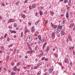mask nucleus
Returning a JSON list of instances; mask_svg holds the SVG:
<instances>
[{
    "label": "nucleus",
    "instance_id": "f257e3e1",
    "mask_svg": "<svg viewBox=\"0 0 75 75\" xmlns=\"http://www.w3.org/2000/svg\"><path fill=\"white\" fill-rule=\"evenodd\" d=\"M32 40V37L31 36H28L26 39V42H30Z\"/></svg>",
    "mask_w": 75,
    "mask_h": 75
},
{
    "label": "nucleus",
    "instance_id": "f03ea898",
    "mask_svg": "<svg viewBox=\"0 0 75 75\" xmlns=\"http://www.w3.org/2000/svg\"><path fill=\"white\" fill-rule=\"evenodd\" d=\"M54 70V69L52 68H50L49 69V72L50 74H51L52 72V71Z\"/></svg>",
    "mask_w": 75,
    "mask_h": 75
},
{
    "label": "nucleus",
    "instance_id": "7ed1b4c3",
    "mask_svg": "<svg viewBox=\"0 0 75 75\" xmlns=\"http://www.w3.org/2000/svg\"><path fill=\"white\" fill-rule=\"evenodd\" d=\"M60 31V30L58 29H56L55 30V33H56V34H57V33H59Z\"/></svg>",
    "mask_w": 75,
    "mask_h": 75
},
{
    "label": "nucleus",
    "instance_id": "20e7f679",
    "mask_svg": "<svg viewBox=\"0 0 75 75\" xmlns=\"http://www.w3.org/2000/svg\"><path fill=\"white\" fill-rule=\"evenodd\" d=\"M33 52L34 51L31 50L29 51H27V53H29V54H32V53H33Z\"/></svg>",
    "mask_w": 75,
    "mask_h": 75
},
{
    "label": "nucleus",
    "instance_id": "39448f33",
    "mask_svg": "<svg viewBox=\"0 0 75 75\" xmlns=\"http://www.w3.org/2000/svg\"><path fill=\"white\" fill-rule=\"evenodd\" d=\"M57 29L58 30H61L62 29V26L59 25L57 27Z\"/></svg>",
    "mask_w": 75,
    "mask_h": 75
},
{
    "label": "nucleus",
    "instance_id": "423d86ee",
    "mask_svg": "<svg viewBox=\"0 0 75 75\" xmlns=\"http://www.w3.org/2000/svg\"><path fill=\"white\" fill-rule=\"evenodd\" d=\"M30 31L28 29H26V30H25V34H26L27 33H29Z\"/></svg>",
    "mask_w": 75,
    "mask_h": 75
},
{
    "label": "nucleus",
    "instance_id": "0eeeda50",
    "mask_svg": "<svg viewBox=\"0 0 75 75\" xmlns=\"http://www.w3.org/2000/svg\"><path fill=\"white\" fill-rule=\"evenodd\" d=\"M10 21L11 22V23H13L14 22V20L13 19H10Z\"/></svg>",
    "mask_w": 75,
    "mask_h": 75
},
{
    "label": "nucleus",
    "instance_id": "6e6552de",
    "mask_svg": "<svg viewBox=\"0 0 75 75\" xmlns=\"http://www.w3.org/2000/svg\"><path fill=\"white\" fill-rule=\"evenodd\" d=\"M66 17L67 18H68L69 17V14H68V13L67 12L66 13Z\"/></svg>",
    "mask_w": 75,
    "mask_h": 75
},
{
    "label": "nucleus",
    "instance_id": "1a4fd4ad",
    "mask_svg": "<svg viewBox=\"0 0 75 75\" xmlns=\"http://www.w3.org/2000/svg\"><path fill=\"white\" fill-rule=\"evenodd\" d=\"M17 68V66H15V67L13 69V70L14 71H16V70H17V68Z\"/></svg>",
    "mask_w": 75,
    "mask_h": 75
},
{
    "label": "nucleus",
    "instance_id": "9d476101",
    "mask_svg": "<svg viewBox=\"0 0 75 75\" xmlns=\"http://www.w3.org/2000/svg\"><path fill=\"white\" fill-rule=\"evenodd\" d=\"M35 6H36V4H34L32 6V7L33 8H34L36 7Z\"/></svg>",
    "mask_w": 75,
    "mask_h": 75
},
{
    "label": "nucleus",
    "instance_id": "9b49d317",
    "mask_svg": "<svg viewBox=\"0 0 75 75\" xmlns=\"http://www.w3.org/2000/svg\"><path fill=\"white\" fill-rule=\"evenodd\" d=\"M38 38L39 39V40H40V41H41V36L40 35H39L38 36Z\"/></svg>",
    "mask_w": 75,
    "mask_h": 75
},
{
    "label": "nucleus",
    "instance_id": "f8f14e48",
    "mask_svg": "<svg viewBox=\"0 0 75 75\" xmlns=\"http://www.w3.org/2000/svg\"><path fill=\"white\" fill-rule=\"evenodd\" d=\"M61 34H62V35H64L65 34V32L63 31H61Z\"/></svg>",
    "mask_w": 75,
    "mask_h": 75
},
{
    "label": "nucleus",
    "instance_id": "ddd939ff",
    "mask_svg": "<svg viewBox=\"0 0 75 75\" xmlns=\"http://www.w3.org/2000/svg\"><path fill=\"white\" fill-rule=\"evenodd\" d=\"M11 33H16V32L15 31H13V30H11Z\"/></svg>",
    "mask_w": 75,
    "mask_h": 75
},
{
    "label": "nucleus",
    "instance_id": "4468645a",
    "mask_svg": "<svg viewBox=\"0 0 75 75\" xmlns=\"http://www.w3.org/2000/svg\"><path fill=\"white\" fill-rule=\"evenodd\" d=\"M39 13L40 16H42V11H41L39 12Z\"/></svg>",
    "mask_w": 75,
    "mask_h": 75
},
{
    "label": "nucleus",
    "instance_id": "2eb2a0df",
    "mask_svg": "<svg viewBox=\"0 0 75 75\" xmlns=\"http://www.w3.org/2000/svg\"><path fill=\"white\" fill-rule=\"evenodd\" d=\"M50 48V47H48L46 51V52H48V51L49 49Z\"/></svg>",
    "mask_w": 75,
    "mask_h": 75
},
{
    "label": "nucleus",
    "instance_id": "dca6fc26",
    "mask_svg": "<svg viewBox=\"0 0 75 75\" xmlns=\"http://www.w3.org/2000/svg\"><path fill=\"white\" fill-rule=\"evenodd\" d=\"M16 73H13V72H12L11 73V75H14L15 74H16Z\"/></svg>",
    "mask_w": 75,
    "mask_h": 75
},
{
    "label": "nucleus",
    "instance_id": "f3484780",
    "mask_svg": "<svg viewBox=\"0 0 75 75\" xmlns=\"http://www.w3.org/2000/svg\"><path fill=\"white\" fill-rule=\"evenodd\" d=\"M67 0H64V3H65V4L67 3L68 2V1Z\"/></svg>",
    "mask_w": 75,
    "mask_h": 75
},
{
    "label": "nucleus",
    "instance_id": "a211bd4d",
    "mask_svg": "<svg viewBox=\"0 0 75 75\" xmlns=\"http://www.w3.org/2000/svg\"><path fill=\"white\" fill-rule=\"evenodd\" d=\"M22 16L23 18H25V15L24 14L22 15Z\"/></svg>",
    "mask_w": 75,
    "mask_h": 75
},
{
    "label": "nucleus",
    "instance_id": "6ab92c4d",
    "mask_svg": "<svg viewBox=\"0 0 75 75\" xmlns=\"http://www.w3.org/2000/svg\"><path fill=\"white\" fill-rule=\"evenodd\" d=\"M39 21H37L36 22V23H35V25H37L38 24V23H39Z\"/></svg>",
    "mask_w": 75,
    "mask_h": 75
},
{
    "label": "nucleus",
    "instance_id": "aec40b11",
    "mask_svg": "<svg viewBox=\"0 0 75 75\" xmlns=\"http://www.w3.org/2000/svg\"><path fill=\"white\" fill-rule=\"evenodd\" d=\"M69 38H70V37H69L68 38H67V42H69Z\"/></svg>",
    "mask_w": 75,
    "mask_h": 75
},
{
    "label": "nucleus",
    "instance_id": "412c9836",
    "mask_svg": "<svg viewBox=\"0 0 75 75\" xmlns=\"http://www.w3.org/2000/svg\"><path fill=\"white\" fill-rule=\"evenodd\" d=\"M20 62H19L18 63L16 64L17 66L18 67V66H19V65H20Z\"/></svg>",
    "mask_w": 75,
    "mask_h": 75
},
{
    "label": "nucleus",
    "instance_id": "4be33fe9",
    "mask_svg": "<svg viewBox=\"0 0 75 75\" xmlns=\"http://www.w3.org/2000/svg\"><path fill=\"white\" fill-rule=\"evenodd\" d=\"M68 59L67 58H66L65 60H64V62H67V61H68Z\"/></svg>",
    "mask_w": 75,
    "mask_h": 75
},
{
    "label": "nucleus",
    "instance_id": "5701e85b",
    "mask_svg": "<svg viewBox=\"0 0 75 75\" xmlns=\"http://www.w3.org/2000/svg\"><path fill=\"white\" fill-rule=\"evenodd\" d=\"M57 27V26L56 25H55L54 26V29H55V28H56Z\"/></svg>",
    "mask_w": 75,
    "mask_h": 75
},
{
    "label": "nucleus",
    "instance_id": "b1692460",
    "mask_svg": "<svg viewBox=\"0 0 75 75\" xmlns=\"http://www.w3.org/2000/svg\"><path fill=\"white\" fill-rule=\"evenodd\" d=\"M40 74H41V72L40 71H39L38 73L37 74V75H40Z\"/></svg>",
    "mask_w": 75,
    "mask_h": 75
},
{
    "label": "nucleus",
    "instance_id": "393cba45",
    "mask_svg": "<svg viewBox=\"0 0 75 75\" xmlns=\"http://www.w3.org/2000/svg\"><path fill=\"white\" fill-rule=\"evenodd\" d=\"M48 23V21L47 20H45V24H47Z\"/></svg>",
    "mask_w": 75,
    "mask_h": 75
},
{
    "label": "nucleus",
    "instance_id": "a878e982",
    "mask_svg": "<svg viewBox=\"0 0 75 75\" xmlns=\"http://www.w3.org/2000/svg\"><path fill=\"white\" fill-rule=\"evenodd\" d=\"M51 15L52 16H53V15H54V12L52 11L51 12Z\"/></svg>",
    "mask_w": 75,
    "mask_h": 75
},
{
    "label": "nucleus",
    "instance_id": "bb28decb",
    "mask_svg": "<svg viewBox=\"0 0 75 75\" xmlns=\"http://www.w3.org/2000/svg\"><path fill=\"white\" fill-rule=\"evenodd\" d=\"M10 39V38H7V40L8 41H10V40H9Z\"/></svg>",
    "mask_w": 75,
    "mask_h": 75
},
{
    "label": "nucleus",
    "instance_id": "cd10ccee",
    "mask_svg": "<svg viewBox=\"0 0 75 75\" xmlns=\"http://www.w3.org/2000/svg\"><path fill=\"white\" fill-rule=\"evenodd\" d=\"M65 20H63V24H64L65 23Z\"/></svg>",
    "mask_w": 75,
    "mask_h": 75
},
{
    "label": "nucleus",
    "instance_id": "c85d7f7f",
    "mask_svg": "<svg viewBox=\"0 0 75 75\" xmlns=\"http://www.w3.org/2000/svg\"><path fill=\"white\" fill-rule=\"evenodd\" d=\"M7 35V34L6 33L5 34V36H4V38H6V36Z\"/></svg>",
    "mask_w": 75,
    "mask_h": 75
},
{
    "label": "nucleus",
    "instance_id": "c756f323",
    "mask_svg": "<svg viewBox=\"0 0 75 75\" xmlns=\"http://www.w3.org/2000/svg\"><path fill=\"white\" fill-rule=\"evenodd\" d=\"M20 2L19 1H18L17 2V3H16V5H17V4H18V3H19V2Z\"/></svg>",
    "mask_w": 75,
    "mask_h": 75
},
{
    "label": "nucleus",
    "instance_id": "7c9ffc66",
    "mask_svg": "<svg viewBox=\"0 0 75 75\" xmlns=\"http://www.w3.org/2000/svg\"><path fill=\"white\" fill-rule=\"evenodd\" d=\"M45 61H48V59H47V58H45Z\"/></svg>",
    "mask_w": 75,
    "mask_h": 75
},
{
    "label": "nucleus",
    "instance_id": "2f4dec72",
    "mask_svg": "<svg viewBox=\"0 0 75 75\" xmlns=\"http://www.w3.org/2000/svg\"><path fill=\"white\" fill-rule=\"evenodd\" d=\"M54 25H53V24H52V23L51 24V26L52 27H53V26Z\"/></svg>",
    "mask_w": 75,
    "mask_h": 75
},
{
    "label": "nucleus",
    "instance_id": "473e14b6",
    "mask_svg": "<svg viewBox=\"0 0 75 75\" xmlns=\"http://www.w3.org/2000/svg\"><path fill=\"white\" fill-rule=\"evenodd\" d=\"M69 41H72V39L70 38H70H69Z\"/></svg>",
    "mask_w": 75,
    "mask_h": 75
},
{
    "label": "nucleus",
    "instance_id": "72a5a7b5",
    "mask_svg": "<svg viewBox=\"0 0 75 75\" xmlns=\"http://www.w3.org/2000/svg\"><path fill=\"white\" fill-rule=\"evenodd\" d=\"M8 28H9V29H11V28H12V27L8 26Z\"/></svg>",
    "mask_w": 75,
    "mask_h": 75
},
{
    "label": "nucleus",
    "instance_id": "f704fd0d",
    "mask_svg": "<svg viewBox=\"0 0 75 75\" xmlns=\"http://www.w3.org/2000/svg\"><path fill=\"white\" fill-rule=\"evenodd\" d=\"M71 25H72V26H74V23L71 24Z\"/></svg>",
    "mask_w": 75,
    "mask_h": 75
},
{
    "label": "nucleus",
    "instance_id": "c9c22d12",
    "mask_svg": "<svg viewBox=\"0 0 75 75\" xmlns=\"http://www.w3.org/2000/svg\"><path fill=\"white\" fill-rule=\"evenodd\" d=\"M14 65V63H11V65H12V66H13V65Z\"/></svg>",
    "mask_w": 75,
    "mask_h": 75
},
{
    "label": "nucleus",
    "instance_id": "e433bc0d",
    "mask_svg": "<svg viewBox=\"0 0 75 75\" xmlns=\"http://www.w3.org/2000/svg\"><path fill=\"white\" fill-rule=\"evenodd\" d=\"M68 4L69 5L71 4V1H69Z\"/></svg>",
    "mask_w": 75,
    "mask_h": 75
},
{
    "label": "nucleus",
    "instance_id": "4c0bfd02",
    "mask_svg": "<svg viewBox=\"0 0 75 75\" xmlns=\"http://www.w3.org/2000/svg\"><path fill=\"white\" fill-rule=\"evenodd\" d=\"M34 27L33 26L31 29V30H33V29H34Z\"/></svg>",
    "mask_w": 75,
    "mask_h": 75
},
{
    "label": "nucleus",
    "instance_id": "58836bf2",
    "mask_svg": "<svg viewBox=\"0 0 75 75\" xmlns=\"http://www.w3.org/2000/svg\"><path fill=\"white\" fill-rule=\"evenodd\" d=\"M14 27H16L17 26L16 25L15 23H14Z\"/></svg>",
    "mask_w": 75,
    "mask_h": 75
},
{
    "label": "nucleus",
    "instance_id": "ea45409f",
    "mask_svg": "<svg viewBox=\"0 0 75 75\" xmlns=\"http://www.w3.org/2000/svg\"><path fill=\"white\" fill-rule=\"evenodd\" d=\"M45 59V57H44L42 58V60H44Z\"/></svg>",
    "mask_w": 75,
    "mask_h": 75
},
{
    "label": "nucleus",
    "instance_id": "a19ab883",
    "mask_svg": "<svg viewBox=\"0 0 75 75\" xmlns=\"http://www.w3.org/2000/svg\"><path fill=\"white\" fill-rule=\"evenodd\" d=\"M35 31V29H33L32 31V33H33L34 31Z\"/></svg>",
    "mask_w": 75,
    "mask_h": 75
},
{
    "label": "nucleus",
    "instance_id": "79ce46f5",
    "mask_svg": "<svg viewBox=\"0 0 75 75\" xmlns=\"http://www.w3.org/2000/svg\"><path fill=\"white\" fill-rule=\"evenodd\" d=\"M41 55H42L43 54H44V52H41L40 54Z\"/></svg>",
    "mask_w": 75,
    "mask_h": 75
},
{
    "label": "nucleus",
    "instance_id": "37998d69",
    "mask_svg": "<svg viewBox=\"0 0 75 75\" xmlns=\"http://www.w3.org/2000/svg\"><path fill=\"white\" fill-rule=\"evenodd\" d=\"M17 71L18 72H19V71H20V69H17Z\"/></svg>",
    "mask_w": 75,
    "mask_h": 75
},
{
    "label": "nucleus",
    "instance_id": "c03bdc74",
    "mask_svg": "<svg viewBox=\"0 0 75 75\" xmlns=\"http://www.w3.org/2000/svg\"><path fill=\"white\" fill-rule=\"evenodd\" d=\"M55 38V36H52V38L53 39H54Z\"/></svg>",
    "mask_w": 75,
    "mask_h": 75
},
{
    "label": "nucleus",
    "instance_id": "a18cd8bd",
    "mask_svg": "<svg viewBox=\"0 0 75 75\" xmlns=\"http://www.w3.org/2000/svg\"><path fill=\"white\" fill-rule=\"evenodd\" d=\"M44 39H42V42H44Z\"/></svg>",
    "mask_w": 75,
    "mask_h": 75
},
{
    "label": "nucleus",
    "instance_id": "49530a36",
    "mask_svg": "<svg viewBox=\"0 0 75 75\" xmlns=\"http://www.w3.org/2000/svg\"><path fill=\"white\" fill-rule=\"evenodd\" d=\"M45 45H43V49H44V47H45Z\"/></svg>",
    "mask_w": 75,
    "mask_h": 75
},
{
    "label": "nucleus",
    "instance_id": "de8ad7c7",
    "mask_svg": "<svg viewBox=\"0 0 75 75\" xmlns=\"http://www.w3.org/2000/svg\"><path fill=\"white\" fill-rule=\"evenodd\" d=\"M55 35V33H53L52 34V36H54Z\"/></svg>",
    "mask_w": 75,
    "mask_h": 75
},
{
    "label": "nucleus",
    "instance_id": "09e8293b",
    "mask_svg": "<svg viewBox=\"0 0 75 75\" xmlns=\"http://www.w3.org/2000/svg\"><path fill=\"white\" fill-rule=\"evenodd\" d=\"M73 54L74 55H75V52H74V50H73Z\"/></svg>",
    "mask_w": 75,
    "mask_h": 75
},
{
    "label": "nucleus",
    "instance_id": "8fccbe9b",
    "mask_svg": "<svg viewBox=\"0 0 75 75\" xmlns=\"http://www.w3.org/2000/svg\"><path fill=\"white\" fill-rule=\"evenodd\" d=\"M37 67L36 66L34 67V69H37Z\"/></svg>",
    "mask_w": 75,
    "mask_h": 75
},
{
    "label": "nucleus",
    "instance_id": "3c124183",
    "mask_svg": "<svg viewBox=\"0 0 75 75\" xmlns=\"http://www.w3.org/2000/svg\"><path fill=\"white\" fill-rule=\"evenodd\" d=\"M37 67H39V64H38L37 65Z\"/></svg>",
    "mask_w": 75,
    "mask_h": 75
},
{
    "label": "nucleus",
    "instance_id": "603ef678",
    "mask_svg": "<svg viewBox=\"0 0 75 75\" xmlns=\"http://www.w3.org/2000/svg\"><path fill=\"white\" fill-rule=\"evenodd\" d=\"M31 66L30 65H27V67H30Z\"/></svg>",
    "mask_w": 75,
    "mask_h": 75
},
{
    "label": "nucleus",
    "instance_id": "864d4df0",
    "mask_svg": "<svg viewBox=\"0 0 75 75\" xmlns=\"http://www.w3.org/2000/svg\"><path fill=\"white\" fill-rule=\"evenodd\" d=\"M28 23H29V25H31V23H30V22H28Z\"/></svg>",
    "mask_w": 75,
    "mask_h": 75
},
{
    "label": "nucleus",
    "instance_id": "5fc2aeb1",
    "mask_svg": "<svg viewBox=\"0 0 75 75\" xmlns=\"http://www.w3.org/2000/svg\"><path fill=\"white\" fill-rule=\"evenodd\" d=\"M28 30L27 29V27H25V30Z\"/></svg>",
    "mask_w": 75,
    "mask_h": 75
},
{
    "label": "nucleus",
    "instance_id": "6e6d98bb",
    "mask_svg": "<svg viewBox=\"0 0 75 75\" xmlns=\"http://www.w3.org/2000/svg\"><path fill=\"white\" fill-rule=\"evenodd\" d=\"M28 57L27 56H26L25 57V58L26 59V58H28Z\"/></svg>",
    "mask_w": 75,
    "mask_h": 75
},
{
    "label": "nucleus",
    "instance_id": "4d7b16f0",
    "mask_svg": "<svg viewBox=\"0 0 75 75\" xmlns=\"http://www.w3.org/2000/svg\"><path fill=\"white\" fill-rule=\"evenodd\" d=\"M29 9H30V10H31V6H29Z\"/></svg>",
    "mask_w": 75,
    "mask_h": 75
},
{
    "label": "nucleus",
    "instance_id": "13d9d810",
    "mask_svg": "<svg viewBox=\"0 0 75 75\" xmlns=\"http://www.w3.org/2000/svg\"><path fill=\"white\" fill-rule=\"evenodd\" d=\"M16 51H17V49H15L14 51V52H16Z\"/></svg>",
    "mask_w": 75,
    "mask_h": 75
},
{
    "label": "nucleus",
    "instance_id": "bf43d9fd",
    "mask_svg": "<svg viewBox=\"0 0 75 75\" xmlns=\"http://www.w3.org/2000/svg\"><path fill=\"white\" fill-rule=\"evenodd\" d=\"M4 47V46H1V49H3V48Z\"/></svg>",
    "mask_w": 75,
    "mask_h": 75
},
{
    "label": "nucleus",
    "instance_id": "052dcab7",
    "mask_svg": "<svg viewBox=\"0 0 75 75\" xmlns=\"http://www.w3.org/2000/svg\"><path fill=\"white\" fill-rule=\"evenodd\" d=\"M47 74H48V72H46L45 73V75H47Z\"/></svg>",
    "mask_w": 75,
    "mask_h": 75
},
{
    "label": "nucleus",
    "instance_id": "680f3d73",
    "mask_svg": "<svg viewBox=\"0 0 75 75\" xmlns=\"http://www.w3.org/2000/svg\"><path fill=\"white\" fill-rule=\"evenodd\" d=\"M29 49H30V50H32V48H31V47H29Z\"/></svg>",
    "mask_w": 75,
    "mask_h": 75
},
{
    "label": "nucleus",
    "instance_id": "e2e57ef3",
    "mask_svg": "<svg viewBox=\"0 0 75 75\" xmlns=\"http://www.w3.org/2000/svg\"><path fill=\"white\" fill-rule=\"evenodd\" d=\"M35 50H37V47H35Z\"/></svg>",
    "mask_w": 75,
    "mask_h": 75
},
{
    "label": "nucleus",
    "instance_id": "0e129e2a",
    "mask_svg": "<svg viewBox=\"0 0 75 75\" xmlns=\"http://www.w3.org/2000/svg\"><path fill=\"white\" fill-rule=\"evenodd\" d=\"M70 66H72V63L71 62V63H70Z\"/></svg>",
    "mask_w": 75,
    "mask_h": 75
},
{
    "label": "nucleus",
    "instance_id": "69168bd1",
    "mask_svg": "<svg viewBox=\"0 0 75 75\" xmlns=\"http://www.w3.org/2000/svg\"><path fill=\"white\" fill-rule=\"evenodd\" d=\"M1 39H3V36H1Z\"/></svg>",
    "mask_w": 75,
    "mask_h": 75
},
{
    "label": "nucleus",
    "instance_id": "338daca9",
    "mask_svg": "<svg viewBox=\"0 0 75 75\" xmlns=\"http://www.w3.org/2000/svg\"><path fill=\"white\" fill-rule=\"evenodd\" d=\"M42 62H40V65H41V64H42Z\"/></svg>",
    "mask_w": 75,
    "mask_h": 75
},
{
    "label": "nucleus",
    "instance_id": "774afa93",
    "mask_svg": "<svg viewBox=\"0 0 75 75\" xmlns=\"http://www.w3.org/2000/svg\"><path fill=\"white\" fill-rule=\"evenodd\" d=\"M17 37V36H16V35H14V38H16V37Z\"/></svg>",
    "mask_w": 75,
    "mask_h": 75
}]
</instances>
